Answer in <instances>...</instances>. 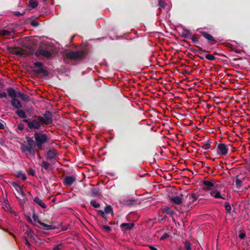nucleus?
<instances>
[{"mask_svg": "<svg viewBox=\"0 0 250 250\" xmlns=\"http://www.w3.org/2000/svg\"><path fill=\"white\" fill-rule=\"evenodd\" d=\"M43 117L45 120L47 121L49 125L52 124V113L49 110H46L43 114Z\"/></svg>", "mask_w": 250, "mask_h": 250, "instance_id": "nucleus-19", "label": "nucleus"}, {"mask_svg": "<svg viewBox=\"0 0 250 250\" xmlns=\"http://www.w3.org/2000/svg\"><path fill=\"white\" fill-rule=\"evenodd\" d=\"M210 194L215 198H222L225 199V198L221 195L220 192L218 190L211 191L210 192Z\"/></svg>", "mask_w": 250, "mask_h": 250, "instance_id": "nucleus-30", "label": "nucleus"}, {"mask_svg": "<svg viewBox=\"0 0 250 250\" xmlns=\"http://www.w3.org/2000/svg\"><path fill=\"white\" fill-rule=\"evenodd\" d=\"M10 103L14 108H16L17 109H19L20 108L22 107V104L21 102L16 98L11 99Z\"/></svg>", "mask_w": 250, "mask_h": 250, "instance_id": "nucleus-18", "label": "nucleus"}, {"mask_svg": "<svg viewBox=\"0 0 250 250\" xmlns=\"http://www.w3.org/2000/svg\"><path fill=\"white\" fill-rule=\"evenodd\" d=\"M103 211L105 213V215L113 214V209L111 205L105 206Z\"/></svg>", "mask_w": 250, "mask_h": 250, "instance_id": "nucleus-27", "label": "nucleus"}, {"mask_svg": "<svg viewBox=\"0 0 250 250\" xmlns=\"http://www.w3.org/2000/svg\"><path fill=\"white\" fill-rule=\"evenodd\" d=\"M13 13L14 16L19 17L25 14V11L23 12L22 13H21L20 11H15L13 12Z\"/></svg>", "mask_w": 250, "mask_h": 250, "instance_id": "nucleus-45", "label": "nucleus"}, {"mask_svg": "<svg viewBox=\"0 0 250 250\" xmlns=\"http://www.w3.org/2000/svg\"><path fill=\"white\" fill-rule=\"evenodd\" d=\"M11 185L15 189H16L17 188H19V185L17 184L16 183L14 182H12L10 183Z\"/></svg>", "mask_w": 250, "mask_h": 250, "instance_id": "nucleus-54", "label": "nucleus"}, {"mask_svg": "<svg viewBox=\"0 0 250 250\" xmlns=\"http://www.w3.org/2000/svg\"><path fill=\"white\" fill-rule=\"evenodd\" d=\"M89 194L93 197H99L101 194L100 189L99 188H93L90 190Z\"/></svg>", "mask_w": 250, "mask_h": 250, "instance_id": "nucleus-24", "label": "nucleus"}, {"mask_svg": "<svg viewBox=\"0 0 250 250\" xmlns=\"http://www.w3.org/2000/svg\"><path fill=\"white\" fill-rule=\"evenodd\" d=\"M25 139L27 142V145L21 144V150L22 152H26L27 149H30L36 148L37 147L35 141L33 140L32 138L26 136Z\"/></svg>", "mask_w": 250, "mask_h": 250, "instance_id": "nucleus-5", "label": "nucleus"}, {"mask_svg": "<svg viewBox=\"0 0 250 250\" xmlns=\"http://www.w3.org/2000/svg\"><path fill=\"white\" fill-rule=\"evenodd\" d=\"M195 56L197 57H199L201 60H204V58L203 57H202V56H199V55H196Z\"/></svg>", "mask_w": 250, "mask_h": 250, "instance_id": "nucleus-61", "label": "nucleus"}, {"mask_svg": "<svg viewBox=\"0 0 250 250\" xmlns=\"http://www.w3.org/2000/svg\"><path fill=\"white\" fill-rule=\"evenodd\" d=\"M22 122L27 124L29 130H26L27 131H30L32 129H40L41 126V124L36 119H25Z\"/></svg>", "mask_w": 250, "mask_h": 250, "instance_id": "nucleus-4", "label": "nucleus"}, {"mask_svg": "<svg viewBox=\"0 0 250 250\" xmlns=\"http://www.w3.org/2000/svg\"><path fill=\"white\" fill-rule=\"evenodd\" d=\"M169 237V235L167 234V233H164L163 235L160 237V240H164L165 239H166L167 238H168Z\"/></svg>", "mask_w": 250, "mask_h": 250, "instance_id": "nucleus-47", "label": "nucleus"}, {"mask_svg": "<svg viewBox=\"0 0 250 250\" xmlns=\"http://www.w3.org/2000/svg\"><path fill=\"white\" fill-rule=\"evenodd\" d=\"M11 35V32L6 30H2L0 31V35L2 37H7Z\"/></svg>", "mask_w": 250, "mask_h": 250, "instance_id": "nucleus-39", "label": "nucleus"}, {"mask_svg": "<svg viewBox=\"0 0 250 250\" xmlns=\"http://www.w3.org/2000/svg\"><path fill=\"white\" fill-rule=\"evenodd\" d=\"M34 235V232L32 230H29L27 232V235L29 238H32Z\"/></svg>", "mask_w": 250, "mask_h": 250, "instance_id": "nucleus-53", "label": "nucleus"}, {"mask_svg": "<svg viewBox=\"0 0 250 250\" xmlns=\"http://www.w3.org/2000/svg\"><path fill=\"white\" fill-rule=\"evenodd\" d=\"M190 39L192 41V42L194 43H198L199 41H200V38H199V36L197 34H194L190 37Z\"/></svg>", "mask_w": 250, "mask_h": 250, "instance_id": "nucleus-36", "label": "nucleus"}, {"mask_svg": "<svg viewBox=\"0 0 250 250\" xmlns=\"http://www.w3.org/2000/svg\"><path fill=\"white\" fill-rule=\"evenodd\" d=\"M25 244H26V245H27L29 246H30L29 242H28V240L26 238H25Z\"/></svg>", "mask_w": 250, "mask_h": 250, "instance_id": "nucleus-60", "label": "nucleus"}, {"mask_svg": "<svg viewBox=\"0 0 250 250\" xmlns=\"http://www.w3.org/2000/svg\"><path fill=\"white\" fill-rule=\"evenodd\" d=\"M177 250H184V249L183 248L180 247L177 249Z\"/></svg>", "mask_w": 250, "mask_h": 250, "instance_id": "nucleus-62", "label": "nucleus"}, {"mask_svg": "<svg viewBox=\"0 0 250 250\" xmlns=\"http://www.w3.org/2000/svg\"><path fill=\"white\" fill-rule=\"evenodd\" d=\"M184 42L187 43L188 44L189 47V50L191 51L193 53L198 52V53H200V54H202L203 52L206 53H209V51L207 50L206 49H203L201 46L199 45H195V46L197 48H198V50L196 49L193 47H192L191 44L189 43V42L187 40H183Z\"/></svg>", "mask_w": 250, "mask_h": 250, "instance_id": "nucleus-10", "label": "nucleus"}, {"mask_svg": "<svg viewBox=\"0 0 250 250\" xmlns=\"http://www.w3.org/2000/svg\"><path fill=\"white\" fill-rule=\"evenodd\" d=\"M203 184L207 187L208 190H211L212 191H217L219 188V186L217 183H214L210 181H204Z\"/></svg>", "mask_w": 250, "mask_h": 250, "instance_id": "nucleus-12", "label": "nucleus"}, {"mask_svg": "<svg viewBox=\"0 0 250 250\" xmlns=\"http://www.w3.org/2000/svg\"><path fill=\"white\" fill-rule=\"evenodd\" d=\"M16 176L18 178H21L23 181H25L26 180V176L25 174L23 173L21 170L17 171Z\"/></svg>", "mask_w": 250, "mask_h": 250, "instance_id": "nucleus-31", "label": "nucleus"}, {"mask_svg": "<svg viewBox=\"0 0 250 250\" xmlns=\"http://www.w3.org/2000/svg\"><path fill=\"white\" fill-rule=\"evenodd\" d=\"M24 128V125L22 123L19 124L18 125V127H17V128H18V129L19 130H23Z\"/></svg>", "mask_w": 250, "mask_h": 250, "instance_id": "nucleus-51", "label": "nucleus"}, {"mask_svg": "<svg viewBox=\"0 0 250 250\" xmlns=\"http://www.w3.org/2000/svg\"><path fill=\"white\" fill-rule=\"evenodd\" d=\"M210 141L208 140L206 142L205 144L203 146H201L200 147L205 150H208L210 148Z\"/></svg>", "mask_w": 250, "mask_h": 250, "instance_id": "nucleus-37", "label": "nucleus"}, {"mask_svg": "<svg viewBox=\"0 0 250 250\" xmlns=\"http://www.w3.org/2000/svg\"><path fill=\"white\" fill-rule=\"evenodd\" d=\"M228 146L223 143H220L218 145L217 147V152L218 154L226 156L228 154Z\"/></svg>", "mask_w": 250, "mask_h": 250, "instance_id": "nucleus-9", "label": "nucleus"}, {"mask_svg": "<svg viewBox=\"0 0 250 250\" xmlns=\"http://www.w3.org/2000/svg\"><path fill=\"white\" fill-rule=\"evenodd\" d=\"M34 137L37 147L40 150L43 149V145L49 141V138L47 134L43 133L42 131L35 132Z\"/></svg>", "mask_w": 250, "mask_h": 250, "instance_id": "nucleus-1", "label": "nucleus"}, {"mask_svg": "<svg viewBox=\"0 0 250 250\" xmlns=\"http://www.w3.org/2000/svg\"><path fill=\"white\" fill-rule=\"evenodd\" d=\"M90 204L91 206H92L94 208H98L100 207V205L99 203H97L95 200H92L90 202Z\"/></svg>", "mask_w": 250, "mask_h": 250, "instance_id": "nucleus-42", "label": "nucleus"}, {"mask_svg": "<svg viewBox=\"0 0 250 250\" xmlns=\"http://www.w3.org/2000/svg\"><path fill=\"white\" fill-rule=\"evenodd\" d=\"M38 226L41 229L44 230H50V229H54L57 228L55 225H48L47 224H45L40 221H38V224H34Z\"/></svg>", "mask_w": 250, "mask_h": 250, "instance_id": "nucleus-11", "label": "nucleus"}, {"mask_svg": "<svg viewBox=\"0 0 250 250\" xmlns=\"http://www.w3.org/2000/svg\"><path fill=\"white\" fill-rule=\"evenodd\" d=\"M185 249L186 250H191V244L188 241H186L185 243Z\"/></svg>", "mask_w": 250, "mask_h": 250, "instance_id": "nucleus-43", "label": "nucleus"}, {"mask_svg": "<svg viewBox=\"0 0 250 250\" xmlns=\"http://www.w3.org/2000/svg\"><path fill=\"white\" fill-rule=\"evenodd\" d=\"M59 157V154L58 151L55 149H49L47 153H46V155H45V159L47 161H49L51 162L52 164H55L57 160V158Z\"/></svg>", "mask_w": 250, "mask_h": 250, "instance_id": "nucleus-6", "label": "nucleus"}, {"mask_svg": "<svg viewBox=\"0 0 250 250\" xmlns=\"http://www.w3.org/2000/svg\"><path fill=\"white\" fill-rule=\"evenodd\" d=\"M170 200L176 205H180L182 203V197L178 196H175L170 198Z\"/></svg>", "mask_w": 250, "mask_h": 250, "instance_id": "nucleus-25", "label": "nucleus"}, {"mask_svg": "<svg viewBox=\"0 0 250 250\" xmlns=\"http://www.w3.org/2000/svg\"><path fill=\"white\" fill-rule=\"evenodd\" d=\"M6 91L8 96L10 98H11V99H13V98H17V95H18L19 89L18 88L14 89L13 88L9 87L6 89Z\"/></svg>", "mask_w": 250, "mask_h": 250, "instance_id": "nucleus-14", "label": "nucleus"}, {"mask_svg": "<svg viewBox=\"0 0 250 250\" xmlns=\"http://www.w3.org/2000/svg\"><path fill=\"white\" fill-rule=\"evenodd\" d=\"M97 214L98 215L101 216V217L104 220L105 223L108 221V219L107 218V216L105 215V213L102 210H97Z\"/></svg>", "mask_w": 250, "mask_h": 250, "instance_id": "nucleus-34", "label": "nucleus"}, {"mask_svg": "<svg viewBox=\"0 0 250 250\" xmlns=\"http://www.w3.org/2000/svg\"><path fill=\"white\" fill-rule=\"evenodd\" d=\"M62 244H60L59 245H56L53 248V250H62Z\"/></svg>", "mask_w": 250, "mask_h": 250, "instance_id": "nucleus-48", "label": "nucleus"}, {"mask_svg": "<svg viewBox=\"0 0 250 250\" xmlns=\"http://www.w3.org/2000/svg\"><path fill=\"white\" fill-rule=\"evenodd\" d=\"M18 192L20 194L22 197H23V202L25 203L26 202L28 201V199L26 197V194L24 192L21 187V186H19V188H15Z\"/></svg>", "mask_w": 250, "mask_h": 250, "instance_id": "nucleus-21", "label": "nucleus"}, {"mask_svg": "<svg viewBox=\"0 0 250 250\" xmlns=\"http://www.w3.org/2000/svg\"><path fill=\"white\" fill-rule=\"evenodd\" d=\"M101 228L106 232H110L111 231V228L107 225H100Z\"/></svg>", "mask_w": 250, "mask_h": 250, "instance_id": "nucleus-41", "label": "nucleus"}, {"mask_svg": "<svg viewBox=\"0 0 250 250\" xmlns=\"http://www.w3.org/2000/svg\"><path fill=\"white\" fill-rule=\"evenodd\" d=\"M34 202L40 206L42 208H46V205L43 203L42 200L38 197H36L33 199Z\"/></svg>", "mask_w": 250, "mask_h": 250, "instance_id": "nucleus-26", "label": "nucleus"}, {"mask_svg": "<svg viewBox=\"0 0 250 250\" xmlns=\"http://www.w3.org/2000/svg\"><path fill=\"white\" fill-rule=\"evenodd\" d=\"M190 36L191 33L190 31L186 28H183L181 36L183 38L188 39Z\"/></svg>", "mask_w": 250, "mask_h": 250, "instance_id": "nucleus-28", "label": "nucleus"}, {"mask_svg": "<svg viewBox=\"0 0 250 250\" xmlns=\"http://www.w3.org/2000/svg\"><path fill=\"white\" fill-rule=\"evenodd\" d=\"M39 150V149H38V148L36 149V147L32 149H27V150H26V152H28L30 156L34 157L36 153H37Z\"/></svg>", "mask_w": 250, "mask_h": 250, "instance_id": "nucleus-35", "label": "nucleus"}, {"mask_svg": "<svg viewBox=\"0 0 250 250\" xmlns=\"http://www.w3.org/2000/svg\"><path fill=\"white\" fill-rule=\"evenodd\" d=\"M30 24L33 27H37L39 24V23L36 21L35 20H32Z\"/></svg>", "mask_w": 250, "mask_h": 250, "instance_id": "nucleus-50", "label": "nucleus"}, {"mask_svg": "<svg viewBox=\"0 0 250 250\" xmlns=\"http://www.w3.org/2000/svg\"><path fill=\"white\" fill-rule=\"evenodd\" d=\"M201 35L208 41V43H216V40L208 33L205 31H200Z\"/></svg>", "mask_w": 250, "mask_h": 250, "instance_id": "nucleus-16", "label": "nucleus"}, {"mask_svg": "<svg viewBox=\"0 0 250 250\" xmlns=\"http://www.w3.org/2000/svg\"><path fill=\"white\" fill-rule=\"evenodd\" d=\"M224 206L227 212L230 213L231 212V205L228 202H225L224 203Z\"/></svg>", "mask_w": 250, "mask_h": 250, "instance_id": "nucleus-40", "label": "nucleus"}, {"mask_svg": "<svg viewBox=\"0 0 250 250\" xmlns=\"http://www.w3.org/2000/svg\"><path fill=\"white\" fill-rule=\"evenodd\" d=\"M37 120L38 121V122H39L41 124V125H49L47 123L46 121L45 120L44 117H42L41 116H38L37 117Z\"/></svg>", "mask_w": 250, "mask_h": 250, "instance_id": "nucleus-32", "label": "nucleus"}, {"mask_svg": "<svg viewBox=\"0 0 250 250\" xmlns=\"http://www.w3.org/2000/svg\"><path fill=\"white\" fill-rule=\"evenodd\" d=\"M4 128V125L1 122H0V129H3Z\"/></svg>", "mask_w": 250, "mask_h": 250, "instance_id": "nucleus-59", "label": "nucleus"}, {"mask_svg": "<svg viewBox=\"0 0 250 250\" xmlns=\"http://www.w3.org/2000/svg\"><path fill=\"white\" fill-rule=\"evenodd\" d=\"M38 5V2L35 0H30L29 1V5L32 8H36V7H37Z\"/></svg>", "mask_w": 250, "mask_h": 250, "instance_id": "nucleus-38", "label": "nucleus"}, {"mask_svg": "<svg viewBox=\"0 0 250 250\" xmlns=\"http://www.w3.org/2000/svg\"><path fill=\"white\" fill-rule=\"evenodd\" d=\"M86 54V51L83 50L72 51L67 53L65 54V57L71 60L79 61L85 58Z\"/></svg>", "mask_w": 250, "mask_h": 250, "instance_id": "nucleus-3", "label": "nucleus"}, {"mask_svg": "<svg viewBox=\"0 0 250 250\" xmlns=\"http://www.w3.org/2000/svg\"><path fill=\"white\" fill-rule=\"evenodd\" d=\"M184 74L187 75H190V73L188 70L184 71Z\"/></svg>", "mask_w": 250, "mask_h": 250, "instance_id": "nucleus-58", "label": "nucleus"}, {"mask_svg": "<svg viewBox=\"0 0 250 250\" xmlns=\"http://www.w3.org/2000/svg\"><path fill=\"white\" fill-rule=\"evenodd\" d=\"M28 173L30 175L32 176H34L35 174V171L32 168H30L28 170Z\"/></svg>", "mask_w": 250, "mask_h": 250, "instance_id": "nucleus-52", "label": "nucleus"}, {"mask_svg": "<svg viewBox=\"0 0 250 250\" xmlns=\"http://www.w3.org/2000/svg\"><path fill=\"white\" fill-rule=\"evenodd\" d=\"M9 52L12 54L19 56L20 57H24L29 56L33 54V51L30 49L26 50L20 47H10L8 48Z\"/></svg>", "mask_w": 250, "mask_h": 250, "instance_id": "nucleus-2", "label": "nucleus"}, {"mask_svg": "<svg viewBox=\"0 0 250 250\" xmlns=\"http://www.w3.org/2000/svg\"><path fill=\"white\" fill-rule=\"evenodd\" d=\"M246 236L245 233L242 232L239 235V237L241 239H244Z\"/></svg>", "mask_w": 250, "mask_h": 250, "instance_id": "nucleus-56", "label": "nucleus"}, {"mask_svg": "<svg viewBox=\"0 0 250 250\" xmlns=\"http://www.w3.org/2000/svg\"><path fill=\"white\" fill-rule=\"evenodd\" d=\"M32 218L33 220V221L35 222H37L38 223V220H40L39 219V216L37 214L34 213L32 216Z\"/></svg>", "mask_w": 250, "mask_h": 250, "instance_id": "nucleus-49", "label": "nucleus"}, {"mask_svg": "<svg viewBox=\"0 0 250 250\" xmlns=\"http://www.w3.org/2000/svg\"><path fill=\"white\" fill-rule=\"evenodd\" d=\"M7 94L5 92H0V98H6Z\"/></svg>", "mask_w": 250, "mask_h": 250, "instance_id": "nucleus-55", "label": "nucleus"}, {"mask_svg": "<svg viewBox=\"0 0 250 250\" xmlns=\"http://www.w3.org/2000/svg\"><path fill=\"white\" fill-rule=\"evenodd\" d=\"M187 197H188L189 204L190 205L199 199V195L196 193H192L188 194L187 196Z\"/></svg>", "mask_w": 250, "mask_h": 250, "instance_id": "nucleus-20", "label": "nucleus"}, {"mask_svg": "<svg viewBox=\"0 0 250 250\" xmlns=\"http://www.w3.org/2000/svg\"><path fill=\"white\" fill-rule=\"evenodd\" d=\"M162 210L164 213L168 214L171 216H173V215L175 213V211L170 208L167 206L163 207L162 208Z\"/></svg>", "mask_w": 250, "mask_h": 250, "instance_id": "nucleus-22", "label": "nucleus"}, {"mask_svg": "<svg viewBox=\"0 0 250 250\" xmlns=\"http://www.w3.org/2000/svg\"><path fill=\"white\" fill-rule=\"evenodd\" d=\"M77 179L73 176H66L63 180V184L66 187L71 186Z\"/></svg>", "mask_w": 250, "mask_h": 250, "instance_id": "nucleus-15", "label": "nucleus"}, {"mask_svg": "<svg viewBox=\"0 0 250 250\" xmlns=\"http://www.w3.org/2000/svg\"><path fill=\"white\" fill-rule=\"evenodd\" d=\"M40 166L42 167V170L43 168L46 171H50L52 167L51 165L52 164L51 162H48V160H42L39 164ZM53 165H54L53 164Z\"/></svg>", "mask_w": 250, "mask_h": 250, "instance_id": "nucleus-13", "label": "nucleus"}, {"mask_svg": "<svg viewBox=\"0 0 250 250\" xmlns=\"http://www.w3.org/2000/svg\"><path fill=\"white\" fill-rule=\"evenodd\" d=\"M34 65L36 67H39L38 69H33V71L37 74H42L44 76H47L48 75V71L42 67L43 64L40 62L34 63Z\"/></svg>", "mask_w": 250, "mask_h": 250, "instance_id": "nucleus-7", "label": "nucleus"}, {"mask_svg": "<svg viewBox=\"0 0 250 250\" xmlns=\"http://www.w3.org/2000/svg\"><path fill=\"white\" fill-rule=\"evenodd\" d=\"M205 58L209 61H212L214 60L216 58L213 55L208 54L206 55Z\"/></svg>", "mask_w": 250, "mask_h": 250, "instance_id": "nucleus-44", "label": "nucleus"}, {"mask_svg": "<svg viewBox=\"0 0 250 250\" xmlns=\"http://www.w3.org/2000/svg\"><path fill=\"white\" fill-rule=\"evenodd\" d=\"M37 155H38V157L39 159H41L42 157L41 156V155H40V154L38 153V152H37Z\"/></svg>", "mask_w": 250, "mask_h": 250, "instance_id": "nucleus-63", "label": "nucleus"}, {"mask_svg": "<svg viewBox=\"0 0 250 250\" xmlns=\"http://www.w3.org/2000/svg\"><path fill=\"white\" fill-rule=\"evenodd\" d=\"M148 248L150 250H158L157 248H155L154 247L151 245H149Z\"/></svg>", "mask_w": 250, "mask_h": 250, "instance_id": "nucleus-57", "label": "nucleus"}, {"mask_svg": "<svg viewBox=\"0 0 250 250\" xmlns=\"http://www.w3.org/2000/svg\"><path fill=\"white\" fill-rule=\"evenodd\" d=\"M17 97L21 98L22 101H24L26 102H29L30 100V98L28 95L24 94L20 92V91L18 93V97Z\"/></svg>", "mask_w": 250, "mask_h": 250, "instance_id": "nucleus-23", "label": "nucleus"}, {"mask_svg": "<svg viewBox=\"0 0 250 250\" xmlns=\"http://www.w3.org/2000/svg\"><path fill=\"white\" fill-rule=\"evenodd\" d=\"M35 55L39 58L40 56H43L47 59H51L52 57V53L44 49L39 48L35 52Z\"/></svg>", "mask_w": 250, "mask_h": 250, "instance_id": "nucleus-8", "label": "nucleus"}, {"mask_svg": "<svg viewBox=\"0 0 250 250\" xmlns=\"http://www.w3.org/2000/svg\"><path fill=\"white\" fill-rule=\"evenodd\" d=\"M238 177H239V175H237L236 176L235 184H236V188L238 189H240L241 187H242V184L244 181V179H239L238 178Z\"/></svg>", "mask_w": 250, "mask_h": 250, "instance_id": "nucleus-33", "label": "nucleus"}, {"mask_svg": "<svg viewBox=\"0 0 250 250\" xmlns=\"http://www.w3.org/2000/svg\"><path fill=\"white\" fill-rule=\"evenodd\" d=\"M158 5L161 8H165V7L166 6V3L164 1L160 0L159 1Z\"/></svg>", "mask_w": 250, "mask_h": 250, "instance_id": "nucleus-46", "label": "nucleus"}, {"mask_svg": "<svg viewBox=\"0 0 250 250\" xmlns=\"http://www.w3.org/2000/svg\"><path fill=\"white\" fill-rule=\"evenodd\" d=\"M16 114L19 116L21 118L26 119L27 117L25 111L22 109H17L16 111Z\"/></svg>", "mask_w": 250, "mask_h": 250, "instance_id": "nucleus-29", "label": "nucleus"}, {"mask_svg": "<svg viewBox=\"0 0 250 250\" xmlns=\"http://www.w3.org/2000/svg\"><path fill=\"white\" fill-rule=\"evenodd\" d=\"M134 226V224L133 223H123L120 225V228L123 232H125L128 230L131 229Z\"/></svg>", "mask_w": 250, "mask_h": 250, "instance_id": "nucleus-17", "label": "nucleus"}, {"mask_svg": "<svg viewBox=\"0 0 250 250\" xmlns=\"http://www.w3.org/2000/svg\"><path fill=\"white\" fill-rule=\"evenodd\" d=\"M28 221H29V222L33 224V222H32V221L31 219V218H28Z\"/></svg>", "mask_w": 250, "mask_h": 250, "instance_id": "nucleus-64", "label": "nucleus"}]
</instances>
